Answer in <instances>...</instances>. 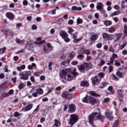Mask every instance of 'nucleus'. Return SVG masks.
Instances as JSON below:
<instances>
[{
  "instance_id": "obj_35",
  "label": "nucleus",
  "mask_w": 127,
  "mask_h": 127,
  "mask_svg": "<svg viewBox=\"0 0 127 127\" xmlns=\"http://www.w3.org/2000/svg\"><path fill=\"white\" fill-rule=\"evenodd\" d=\"M58 125H60V122L57 119L55 120V123L53 125V127H59Z\"/></svg>"
},
{
  "instance_id": "obj_61",
  "label": "nucleus",
  "mask_w": 127,
  "mask_h": 127,
  "mask_svg": "<svg viewBox=\"0 0 127 127\" xmlns=\"http://www.w3.org/2000/svg\"><path fill=\"white\" fill-rule=\"evenodd\" d=\"M109 51H110V52H113V53H114V52H115V50L114 49V48H113V47L111 46V47H110L109 48Z\"/></svg>"
},
{
  "instance_id": "obj_6",
  "label": "nucleus",
  "mask_w": 127,
  "mask_h": 127,
  "mask_svg": "<svg viewBox=\"0 0 127 127\" xmlns=\"http://www.w3.org/2000/svg\"><path fill=\"white\" fill-rule=\"evenodd\" d=\"M31 75V72L30 71H25L21 72L19 73L20 79L21 80H28V76Z\"/></svg>"
},
{
  "instance_id": "obj_41",
  "label": "nucleus",
  "mask_w": 127,
  "mask_h": 127,
  "mask_svg": "<svg viewBox=\"0 0 127 127\" xmlns=\"http://www.w3.org/2000/svg\"><path fill=\"white\" fill-rule=\"evenodd\" d=\"M108 90L110 91L111 94H114L115 93V90L113 89V86H110L108 87Z\"/></svg>"
},
{
  "instance_id": "obj_63",
  "label": "nucleus",
  "mask_w": 127,
  "mask_h": 127,
  "mask_svg": "<svg viewBox=\"0 0 127 127\" xmlns=\"http://www.w3.org/2000/svg\"><path fill=\"white\" fill-rule=\"evenodd\" d=\"M17 78L16 77H14V78H12L11 79V81H13V82L14 83V84H15V83H16V79Z\"/></svg>"
},
{
  "instance_id": "obj_34",
  "label": "nucleus",
  "mask_w": 127,
  "mask_h": 127,
  "mask_svg": "<svg viewBox=\"0 0 127 127\" xmlns=\"http://www.w3.org/2000/svg\"><path fill=\"white\" fill-rule=\"evenodd\" d=\"M14 116L15 118H18V120H20V116L21 114H19L18 112H16L14 113Z\"/></svg>"
},
{
  "instance_id": "obj_19",
  "label": "nucleus",
  "mask_w": 127,
  "mask_h": 127,
  "mask_svg": "<svg viewBox=\"0 0 127 127\" xmlns=\"http://www.w3.org/2000/svg\"><path fill=\"white\" fill-rule=\"evenodd\" d=\"M97 4L96 9L97 10H101L104 9L105 6L102 2H97Z\"/></svg>"
},
{
  "instance_id": "obj_29",
  "label": "nucleus",
  "mask_w": 127,
  "mask_h": 127,
  "mask_svg": "<svg viewBox=\"0 0 127 127\" xmlns=\"http://www.w3.org/2000/svg\"><path fill=\"white\" fill-rule=\"evenodd\" d=\"M72 10H77V11H80V10H82V8L80 7H76L73 6L71 7Z\"/></svg>"
},
{
  "instance_id": "obj_53",
  "label": "nucleus",
  "mask_w": 127,
  "mask_h": 127,
  "mask_svg": "<svg viewBox=\"0 0 127 127\" xmlns=\"http://www.w3.org/2000/svg\"><path fill=\"white\" fill-rule=\"evenodd\" d=\"M98 76H99L100 78L102 79L105 77V74L103 72H100Z\"/></svg>"
},
{
  "instance_id": "obj_21",
  "label": "nucleus",
  "mask_w": 127,
  "mask_h": 127,
  "mask_svg": "<svg viewBox=\"0 0 127 127\" xmlns=\"http://www.w3.org/2000/svg\"><path fill=\"white\" fill-rule=\"evenodd\" d=\"M80 86L81 87H89V82L86 80L82 81L80 82Z\"/></svg>"
},
{
  "instance_id": "obj_56",
  "label": "nucleus",
  "mask_w": 127,
  "mask_h": 127,
  "mask_svg": "<svg viewBox=\"0 0 127 127\" xmlns=\"http://www.w3.org/2000/svg\"><path fill=\"white\" fill-rule=\"evenodd\" d=\"M114 60L113 59H110V62L107 63V65H111V64H114Z\"/></svg>"
},
{
  "instance_id": "obj_57",
  "label": "nucleus",
  "mask_w": 127,
  "mask_h": 127,
  "mask_svg": "<svg viewBox=\"0 0 127 127\" xmlns=\"http://www.w3.org/2000/svg\"><path fill=\"white\" fill-rule=\"evenodd\" d=\"M103 44L102 43H99L96 44V47L97 48H101Z\"/></svg>"
},
{
  "instance_id": "obj_7",
  "label": "nucleus",
  "mask_w": 127,
  "mask_h": 127,
  "mask_svg": "<svg viewBox=\"0 0 127 127\" xmlns=\"http://www.w3.org/2000/svg\"><path fill=\"white\" fill-rule=\"evenodd\" d=\"M125 91L123 89H117V97L119 100L123 102L124 101V92Z\"/></svg>"
},
{
  "instance_id": "obj_39",
  "label": "nucleus",
  "mask_w": 127,
  "mask_h": 127,
  "mask_svg": "<svg viewBox=\"0 0 127 127\" xmlns=\"http://www.w3.org/2000/svg\"><path fill=\"white\" fill-rule=\"evenodd\" d=\"M105 63H106L105 61L104 60L102 59V60H101L100 63L98 64V66H99V67H102V66H103V65H104V64H105Z\"/></svg>"
},
{
  "instance_id": "obj_32",
  "label": "nucleus",
  "mask_w": 127,
  "mask_h": 127,
  "mask_svg": "<svg viewBox=\"0 0 127 127\" xmlns=\"http://www.w3.org/2000/svg\"><path fill=\"white\" fill-rule=\"evenodd\" d=\"M9 94H8V93H3L1 96H0V99H4V98H6V97H9Z\"/></svg>"
},
{
  "instance_id": "obj_43",
  "label": "nucleus",
  "mask_w": 127,
  "mask_h": 127,
  "mask_svg": "<svg viewBox=\"0 0 127 127\" xmlns=\"http://www.w3.org/2000/svg\"><path fill=\"white\" fill-rule=\"evenodd\" d=\"M5 50H6V48L5 47L0 49V54H3L5 52Z\"/></svg>"
},
{
  "instance_id": "obj_28",
  "label": "nucleus",
  "mask_w": 127,
  "mask_h": 127,
  "mask_svg": "<svg viewBox=\"0 0 127 127\" xmlns=\"http://www.w3.org/2000/svg\"><path fill=\"white\" fill-rule=\"evenodd\" d=\"M120 13H121V11L120 10L116 11L113 12V13L111 14L110 16L113 17V16H115V15H119V14H120Z\"/></svg>"
},
{
  "instance_id": "obj_42",
  "label": "nucleus",
  "mask_w": 127,
  "mask_h": 127,
  "mask_svg": "<svg viewBox=\"0 0 127 127\" xmlns=\"http://www.w3.org/2000/svg\"><path fill=\"white\" fill-rule=\"evenodd\" d=\"M42 73H43V71L42 70H41L40 71H38L37 72H35L34 73V76H38L40 75H41V74H42Z\"/></svg>"
},
{
  "instance_id": "obj_24",
  "label": "nucleus",
  "mask_w": 127,
  "mask_h": 127,
  "mask_svg": "<svg viewBox=\"0 0 127 127\" xmlns=\"http://www.w3.org/2000/svg\"><path fill=\"white\" fill-rule=\"evenodd\" d=\"M16 69L17 71L20 72L21 71H22V70H24L25 69V65L23 64L21 66H17Z\"/></svg>"
},
{
  "instance_id": "obj_40",
  "label": "nucleus",
  "mask_w": 127,
  "mask_h": 127,
  "mask_svg": "<svg viewBox=\"0 0 127 127\" xmlns=\"http://www.w3.org/2000/svg\"><path fill=\"white\" fill-rule=\"evenodd\" d=\"M75 52H71L68 54V55L70 58V59H73L74 58V56H75Z\"/></svg>"
},
{
  "instance_id": "obj_33",
  "label": "nucleus",
  "mask_w": 127,
  "mask_h": 127,
  "mask_svg": "<svg viewBox=\"0 0 127 127\" xmlns=\"http://www.w3.org/2000/svg\"><path fill=\"white\" fill-rule=\"evenodd\" d=\"M24 87H25V84H24L22 82H21L18 85V89L22 90V89H23Z\"/></svg>"
},
{
  "instance_id": "obj_3",
  "label": "nucleus",
  "mask_w": 127,
  "mask_h": 127,
  "mask_svg": "<svg viewBox=\"0 0 127 127\" xmlns=\"http://www.w3.org/2000/svg\"><path fill=\"white\" fill-rule=\"evenodd\" d=\"M82 102L83 103H86L87 104H91L92 106H94L95 104H97V99L94 97L86 95L82 99Z\"/></svg>"
},
{
  "instance_id": "obj_5",
  "label": "nucleus",
  "mask_w": 127,
  "mask_h": 127,
  "mask_svg": "<svg viewBox=\"0 0 127 127\" xmlns=\"http://www.w3.org/2000/svg\"><path fill=\"white\" fill-rule=\"evenodd\" d=\"M31 93H33L32 94L33 97L36 98V97L38 96V95H42L43 94V90L41 88H33L31 90Z\"/></svg>"
},
{
  "instance_id": "obj_11",
  "label": "nucleus",
  "mask_w": 127,
  "mask_h": 127,
  "mask_svg": "<svg viewBox=\"0 0 127 127\" xmlns=\"http://www.w3.org/2000/svg\"><path fill=\"white\" fill-rule=\"evenodd\" d=\"M91 81L93 85H96V84L101 81V77L99 76L93 77L91 78Z\"/></svg>"
},
{
  "instance_id": "obj_13",
  "label": "nucleus",
  "mask_w": 127,
  "mask_h": 127,
  "mask_svg": "<svg viewBox=\"0 0 127 127\" xmlns=\"http://www.w3.org/2000/svg\"><path fill=\"white\" fill-rule=\"evenodd\" d=\"M6 16L10 20H13L15 18V16L13 13L11 12H8L6 13Z\"/></svg>"
},
{
  "instance_id": "obj_60",
  "label": "nucleus",
  "mask_w": 127,
  "mask_h": 127,
  "mask_svg": "<svg viewBox=\"0 0 127 127\" xmlns=\"http://www.w3.org/2000/svg\"><path fill=\"white\" fill-rule=\"evenodd\" d=\"M65 42H69L70 41V38H68V37H66L65 38H64Z\"/></svg>"
},
{
  "instance_id": "obj_26",
  "label": "nucleus",
  "mask_w": 127,
  "mask_h": 127,
  "mask_svg": "<svg viewBox=\"0 0 127 127\" xmlns=\"http://www.w3.org/2000/svg\"><path fill=\"white\" fill-rule=\"evenodd\" d=\"M0 88L2 90H4V89H7V88H8V86H7V84H6L5 83H3L0 85Z\"/></svg>"
},
{
  "instance_id": "obj_62",
  "label": "nucleus",
  "mask_w": 127,
  "mask_h": 127,
  "mask_svg": "<svg viewBox=\"0 0 127 127\" xmlns=\"http://www.w3.org/2000/svg\"><path fill=\"white\" fill-rule=\"evenodd\" d=\"M40 79L41 81H44L45 80V76L41 75L40 77Z\"/></svg>"
},
{
  "instance_id": "obj_58",
  "label": "nucleus",
  "mask_w": 127,
  "mask_h": 127,
  "mask_svg": "<svg viewBox=\"0 0 127 127\" xmlns=\"http://www.w3.org/2000/svg\"><path fill=\"white\" fill-rule=\"evenodd\" d=\"M106 5H107L108 6H111V5H112V2L110 1H107L106 2Z\"/></svg>"
},
{
  "instance_id": "obj_38",
  "label": "nucleus",
  "mask_w": 127,
  "mask_h": 127,
  "mask_svg": "<svg viewBox=\"0 0 127 127\" xmlns=\"http://www.w3.org/2000/svg\"><path fill=\"white\" fill-rule=\"evenodd\" d=\"M45 43V40L40 41L39 42H35V44H37V45H43Z\"/></svg>"
},
{
  "instance_id": "obj_31",
  "label": "nucleus",
  "mask_w": 127,
  "mask_h": 127,
  "mask_svg": "<svg viewBox=\"0 0 127 127\" xmlns=\"http://www.w3.org/2000/svg\"><path fill=\"white\" fill-rule=\"evenodd\" d=\"M124 35L126 37L127 36V25H124Z\"/></svg>"
},
{
  "instance_id": "obj_51",
  "label": "nucleus",
  "mask_w": 127,
  "mask_h": 127,
  "mask_svg": "<svg viewBox=\"0 0 127 127\" xmlns=\"http://www.w3.org/2000/svg\"><path fill=\"white\" fill-rule=\"evenodd\" d=\"M114 70V66L113 65H110L109 66V73H111V72H113Z\"/></svg>"
},
{
  "instance_id": "obj_10",
  "label": "nucleus",
  "mask_w": 127,
  "mask_h": 127,
  "mask_svg": "<svg viewBox=\"0 0 127 127\" xmlns=\"http://www.w3.org/2000/svg\"><path fill=\"white\" fill-rule=\"evenodd\" d=\"M105 117H106L107 119H108L109 121H113V120H114L113 112H112L111 110L105 112Z\"/></svg>"
},
{
  "instance_id": "obj_22",
  "label": "nucleus",
  "mask_w": 127,
  "mask_h": 127,
  "mask_svg": "<svg viewBox=\"0 0 127 127\" xmlns=\"http://www.w3.org/2000/svg\"><path fill=\"white\" fill-rule=\"evenodd\" d=\"M103 23L104 25H106V26H110V25H112V24H113L112 21L108 20H106L104 21Z\"/></svg>"
},
{
  "instance_id": "obj_9",
  "label": "nucleus",
  "mask_w": 127,
  "mask_h": 127,
  "mask_svg": "<svg viewBox=\"0 0 127 127\" xmlns=\"http://www.w3.org/2000/svg\"><path fill=\"white\" fill-rule=\"evenodd\" d=\"M102 37L104 40L112 41L114 38V35L109 34L107 33H103L102 34Z\"/></svg>"
},
{
  "instance_id": "obj_48",
  "label": "nucleus",
  "mask_w": 127,
  "mask_h": 127,
  "mask_svg": "<svg viewBox=\"0 0 127 127\" xmlns=\"http://www.w3.org/2000/svg\"><path fill=\"white\" fill-rule=\"evenodd\" d=\"M83 52L85 54H86V55H90V50L89 49L83 50Z\"/></svg>"
},
{
  "instance_id": "obj_45",
  "label": "nucleus",
  "mask_w": 127,
  "mask_h": 127,
  "mask_svg": "<svg viewBox=\"0 0 127 127\" xmlns=\"http://www.w3.org/2000/svg\"><path fill=\"white\" fill-rule=\"evenodd\" d=\"M77 59H79L80 60H83V59L84 58V55L80 54L77 56Z\"/></svg>"
},
{
  "instance_id": "obj_52",
  "label": "nucleus",
  "mask_w": 127,
  "mask_h": 127,
  "mask_svg": "<svg viewBox=\"0 0 127 127\" xmlns=\"http://www.w3.org/2000/svg\"><path fill=\"white\" fill-rule=\"evenodd\" d=\"M119 123H120V121L119 120H116L113 127H118V126L119 125Z\"/></svg>"
},
{
  "instance_id": "obj_2",
  "label": "nucleus",
  "mask_w": 127,
  "mask_h": 127,
  "mask_svg": "<svg viewBox=\"0 0 127 127\" xmlns=\"http://www.w3.org/2000/svg\"><path fill=\"white\" fill-rule=\"evenodd\" d=\"M99 120L102 123H104V120H105V117L101 115V113L97 112H93L89 115L88 117L89 124L91 125L93 127H96V125H94V122Z\"/></svg>"
},
{
  "instance_id": "obj_12",
  "label": "nucleus",
  "mask_w": 127,
  "mask_h": 127,
  "mask_svg": "<svg viewBox=\"0 0 127 127\" xmlns=\"http://www.w3.org/2000/svg\"><path fill=\"white\" fill-rule=\"evenodd\" d=\"M99 38V36L98 34H95L89 38V40H90V42L89 44V45H92L93 43H95V41L97 40Z\"/></svg>"
},
{
  "instance_id": "obj_8",
  "label": "nucleus",
  "mask_w": 127,
  "mask_h": 127,
  "mask_svg": "<svg viewBox=\"0 0 127 127\" xmlns=\"http://www.w3.org/2000/svg\"><path fill=\"white\" fill-rule=\"evenodd\" d=\"M62 98L66 100H71L73 98V94L69 93L68 91H64L62 95Z\"/></svg>"
},
{
  "instance_id": "obj_27",
  "label": "nucleus",
  "mask_w": 127,
  "mask_h": 127,
  "mask_svg": "<svg viewBox=\"0 0 127 127\" xmlns=\"http://www.w3.org/2000/svg\"><path fill=\"white\" fill-rule=\"evenodd\" d=\"M106 86H109V83L108 82H102L100 85L99 88H100V89H103Z\"/></svg>"
},
{
  "instance_id": "obj_64",
  "label": "nucleus",
  "mask_w": 127,
  "mask_h": 127,
  "mask_svg": "<svg viewBox=\"0 0 127 127\" xmlns=\"http://www.w3.org/2000/svg\"><path fill=\"white\" fill-rule=\"evenodd\" d=\"M113 20L115 21L116 23L118 22L119 21V18L115 17H113Z\"/></svg>"
},
{
  "instance_id": "obj_16",
  "label": "nucleus",
  "mask_w": 127,
  "mask_h": 127,
  "mask_svg": "<svg viewBox=\"0 0 127 127\" xmlns=\"http://www.w3.org/2000/svg\"><path fill=\"white\" fill-rule=\"evenodd\" d=\"M76 111V106L74 104H70L68 108V113H74Z\"/></svg>"
},
{
  "instance_id": "obj_17",
  "label": "nucleus",
  "mask_w": 127,
  "mask_h": 127,
  "mask_svg": "<svg viewBox=\"0 0 127 127\" xmlns=\"http://www.w3.org/2000/svg\"><path fill=\"white\" fill-rule=\"evenodd\" d=\"M122 36H123V33H118L114 35L113 39L115 42H117L122 38Z\"/></svg>"
},
{
  "instance_id": "obj_23",
  "label": "nucleus",
  "mask_w": 127,
  "mask_h": 127,
  "mask_svg": "<svg viewBox=\"0 0 127 127\" xmlns=\"http://www.w3.org/2000/svg\"><path fill=\"white\" fill-rule=\"evenodd\" d=\"M88 94L92 96L93 97H100V94L96 93L94 91H89Z\"/></svg>"
},
{
  "instance_id": "obj_59",
  "label": "nucleus",
  "mask_w": 127,
  "mask_h": 127,
  "mask_svg": "<svg viewBox=\"0 0 127 127\" xmlns=\"http://www.w3.org/2000/svg\"><path fill=\"white\" fill-rule=\"evenodd\" d=\"M14 92V91L13 90V89H11L9 90L8 94V95H12Z\"/></svg>"
},
{
  "instance_id": "obj_18",
  "label": "nucleus",
  "mask_w": 127,
  "mask_h": 127,
  "mask_svg": "<svg viewBox=\"0 0 127 127\" xmlns=\"http://www.w3.org/2000/svg\"><path fill=\"white\" fill-rule=\"evenodd\" d=\"M83 64L84 65L85 70H90V69H92L93 68V64L91 63H86Z\"/></svg>"
},
{
  "instance_id": "obj_4",
  "label": "nucleus",
  "mask_w": 127,
  "mask_h": 127,
  "mask_svg": "<svg viewBox=\"0 0 127 127\" xmlns=\"http://www.w3.org/2000/svg\"><path fill=\"white\" fill-rule=\"evenodd\" d=\"M78 120H79L78 116L75 114L71 115L70 118L68 120V124L70 125V127H73V126H74V124H76V123L78 122Z\"/></svg>"
},
{
  "instance_id": "obj_55",
  "label": "nucleus",
  "mask_w": 127,
  "mask_h": 127,
  "mask_svg": "<svg viewBox=\"0 0 127 127\" xmlns=\"http://www.w3.org/2000/svg\"><path fill=\"white\" fill-rule=\"evenodd\" d=\"M117 75L118 76V77H120V78H122V77L123 76V73L120 71L117 72Z\"/></svg>"
},
{
  "instance_id": "obj_25",
  "label": "nucleus",
  "mask_w": 127,
  "mask_h": 127,
  "mask_svg": "<svg viewBox=\"0 0 127 127\" xmlns=\"http://www.w3.org/2000/svg\"><path fill=\"white\" fill-rule=\"evenodd\" d=\"M78 70H79V71H80L81 72H83L85 71V70H86V68H85V65L84 64L83 65H78Z\"/></svg>"
},
{
  "instance_id": "obj_37",
  "label": "nucleus",
  "mask_w": 127,
  "mask_h": 127,
  "mask_svg": "<svg viewBox=\"0 0 127 127\" xmlns=\"http://www.w3.org/2000/svg\"><path fill=\"white\" fill-rule=\"evenodd\" d=\"M108 31L110 32V33H113L116 31V28L113 27H110L108 29Z\"/></svg>"
},
{
  "instance_id": "obj_14",
  "label": "nucleus",
  "mask_w": 127,
  "mask_h": 127,
  "mask_svg": "<svg viewBox=\"0 0 127 127\" xmlns=\"http://www.w3.org/2000/svg\"><path fill=\"white\" fill-rule=\"evenodd\" d=\"M77 37H78V36L76 34H72V38L74 39L73 40V42L74 43H77V42H79L82 40V38L77 39Z\"/></svg>"
},
{
  "instance_id": "obj_47",
  "label": "nucleus",
  "mask_w": 127,
  "mask_h": 127,
  "mask_svg": "<svg viewBox=\"0 0 127 127\" xmlns=\"http://www.w3.org/2000/svg\"><path fill=\"white\" fill-rule=\"evenodd\" d=\"M127 43H124L122 45L120 46L119 47V50H123V49H124V47H126V46H127Z\"/></svg>"
},
{
  "instance_id": "obj_1",
  "label": "nucleus",
  "mask_w": 127,
  "mask_h": 127,
  "mask_svg": "<svg viewBox=\"0 0 127 127\" xmlns=\"http://www.w3.org/2000/svg\"><path fill=\"white\" fill-rule=\"evenodd\" d=\"M79 73L76 72V69H74L73 72L70 68H64L60 72V77L61 79H65L66 81H71L78 76Z\"/></svg>"
},
{
  "instance_id": "obj_30",
  "label": "nucleus",
  "mask_w": 127,
  "mask_h": 127,
  "mask_svg": "<svg viewBox=\"0 0 127 127\" xmlns=\"http://www.w3.org/2000/svg\"><path fill=\"white\" fill-rule=\"evenodd\" d=\"M111 101V99L109 97L105 98L102 101V104L104 105L107 103H109Z\"/></svg>"
},
{
  "instance_id": "obj_50",
  "label": "nucleus",
  "mask_w": 127,
  "mask_h": 127,
  "mask_svg": "<svg viewBox=\"0 0 127 127\" xmlns=\"http://www.w3.org/2000/svg\"><path fill=\"white\" fill-rule=\"evenodd\" d=\"M40 106L38 105L36 107V108L34 110L33 114H36L37 113V112H38V110H39V108H40Z\"/></svg>"
},
{
  "instance_id": "obj_20",
  "label": "nucleus",
  "mask_w": 127,
  "mask_h": 127,
  "mask_svg": "<svg viewBox=\"0 0 127 127\" xmlns=\"http://www.w3.org/2000/svg\"><path fill=\"white\" fill-rule=\"evenodd\" d=\"M60 35L63 38H65L66 37H68L69 35L67 34V32H65L64 31H62L60 33Z\"/></svg>"
},
{
  "instance_id": "obj_54",
  "label": "nucleus",
  "mask_w": 127,
  "mask_h": 127,
  "mask_svg": "<svg viewBox=\"0 0 127 127\" xmlns=\"http://www.w3.org/2000/svg\"><path fill=\"white\" fill-rule=\"evenodd\" d=\"M15 41L17 44H20V43H22V40H21L19 38H16Z\"/></svg>"
},
{
  "instance_id": "obj_46",
  "label": "nucleus",
  "mask_w": 127,
  "mask_h": 127,
  "mask_svg": "<svg viewBox=\"0 0 127 127\" xmlns=\"http://www.w3.org/2000/svg\"><path fill=\"white\" fill-rule=\"evenodd\" d=\"M115 65L119 67V66H121V63L118 60H115Z\"/></svg>"
},
{
  "instance_id": "obj_49",
  "label": "nucleus",
  "mask_w": 127,
  "mask_h": 127,
  "mask_svg": "<svg viewBox=\"0 0 127 127\" xmlns=\"http://www.w3.org/2000/svg\"><path fill=\"white\" fill-rule=\"evenodd\" d=\"M67 32L69 34H72V32H74V29H73L72 28H68Z\"/></svg>"
},
{
  "instance_id": "obj_36",
  "label": "nucleus",
  "mask_w": 127,
  "mask_h": 127,
  "mask_svg": "<svg viewBox=\"0 0 127 127\" xmlns=\"http://www.w3.org/2000/svg\"><path fill=\"white\" fill-rule=\"evenodd\" d=\"M116 58H119V56L117 54H113L112 55V58H110V59H113V62H114Z\"/></svg>"
},
{
  "instance_id": "obj_44",
  "label": "nucleus",
  "mask_w": 127,
  "mask_h": 127,
  "mask_svg": "<svg viewBox=\"0 0 127 127\" xmlns=\"http://www.w3.org/2000/svg\"><path fill=\"white\" fill-rule=\"evenodd\" d=\"M76 22H77V25L78 24H81V23H83V20L80 18H78L77 19Z\"/></svg>"
},
{
  "instance_id": "obj_15",
  "label": "nucleus",
  "mask_w": 127,
  "mask_h": 127,
  "mask_svg": "<svg viewBox=\"0 0 127 127\" xmlns=\"http://www.w3.org/2000/svg\"><path fill=\"white\" fill-rule=\"evenodd\" d=\"M33 108V104L31 103L30 104H28L25 107L23 108L22 111L24 112H28V111H30L31 109Z\"/></svg>"
}]
</instances>
